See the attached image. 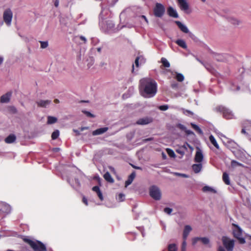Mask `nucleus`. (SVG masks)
<instances>
[{"mask_svg":"<svg viewBox=\"0 0 251 251\" xmlns=\"http://www.w3.org/2000/svg\"><path fill=\"white\" fill-rule=\"evenodd\" d=\"M139 89L144 97H152L157 92V83L152 79L144 78L140 80Z\"/></svg>","mask_w":251,"mask_h":251,"instance_id":"obj_1","label":"nucleus"},{"mask_svg":"<svg viewBox=\"0 0 251 251\" xmlns=\"http://www.w3.org/2000/svg\"><path fill=\"white\" fill-rule=\"evenodd\" d=\"M24 241L30 245L34 251H47L45 245L41 241H33L29 239H25Z\"/></svg>","mask_w":251,"mask_h":251,"instance_id":"obj_2","label":"nucleus"},{"mask_svg":"<svg viewBox=\"0 0 251 251\" xmlns=\"http://www.w3.org/2000/svg\"><path fill=\"white\" fill-rule=\"evenodd\" d=\"M216 111L222 113L223 116L226 119H232L234 118V114L232 112L226 107L223 106L219 105L215 108Z\"/></svg>","mask_w":251,"mask_h":251,"instance_id":"obj_3","label":"nucleus"},{"mask_svg":"<svg viewBox=\"0 0 251 251\" xmlns=\"http://www.w3.org/2000/svg\"><path fill=\"white\" fill-rule=\"evenodd\" d=\"M232 226L234 227L233 230L234 237L238 240L240 243L244 244L245 240L244 238L242 237V230L237 225L232 224Z\"/></svg>","mask_w":251,"mask_h":251,"instance_id":"obj_4","label":"nucleus"},{"mask_svg":"<svg viewBox=\"0 0 251 251\" xmlns=\"http://www.w3.org/2000/svg\"><path fill=\"white\" fill-rule=\"evenodd\" d=\"M153 11L154 15L156 17L161 18L165 13V8L163 4L160 3H156L153 8Z\"/></svg>","mask_w":251,"mask_h":251,"instance_id":"obj_5","label":"nucleus"},{"mask_svg":"<svg viewBox=\"0 0 251 251\" xmlns=\"http://www.w3.org/2000/svg\"><path fill=\"white\" fill-rule=\"evenodd\" d=\"M150 195L155 200H159L161 197V193L159 188L153 185L150 188Z\"/></svg>","mask_w":251,"mask_h":251,"instance_id":"obj_6","label":"nucleus"},{"mask_svg":"<svg viewBox=\"0 0 251 251\" xmlns=\"http://www.w3.org/2000/svg\"><path fill=\"white\" fill-rule=\"evenodd\" d=\"M222 241L224 247L227 251H233L234 245V242L233 240H230L226 236H223L222 237Z\"/></svg>","mask_w":251,"mask_h":251,"instance_id":"obj_7","label":"nucleus"},{"mask_svg":"<svg viewBox=\"0 0 251 251\" xmlns=\"http://www.w3.org/2000/svg\"><path fill=\"white\" fill-rule=\"evenodd\" d=\"M3 20L7 25H11L13 14L10 9H7L3 13Z\"/></svg>","mask_w":251,"mask_h":251,"instance_id":"obj_8","label":"nucleus"},{"mask_svg":"<svg viewBox=\"0 0 251 251\" xmlns=\"http://www.w3.org/2000/svg\"><path fill=\"white\" fill-rule=\"evenodd\" d=\"M153 122V118L151 117H146L139 119L136 122V124L139 125H145Z\"/></svg>","mask_w":251,"mask_h":251,"instance_id":"obj_9","label":"nucleus"},{"mask_svg":"<svg viewBox=\"0 0 251 251\" xmlns=\"http://www.w3.org/2000/svg\"><path fill=\"white\" fill-rule=\"evenodd\" d=\"M177 2L181 10L186 12L189 9V4L186 0H177Z\"/></svg>","mask_w":251,"mask_h":251,"instance_id":"obj_10","label":"nucleus"},{"mask_svg":"<svg viewBox=\"0 0 251 251\" xmlns=\"http://www.w3.org/2000/svg\"><path fill=\"white\" fill-rule=\"evenodd\" d=\"M12 92L11 91H9L4 95H2L0 98V102L2 103L9 102L12 96Z\"/></svg>","mask_w":251,"mask_h":251,"instance_id":"obj_11","label":"nucleus"},{"mask_svg":"<svg viewBox=\"0 0 251 251\" xmlns=\"http://www.w3.org/2000/svg\"><path fill=\"white\" fill-rule=\"evenodd\" d=\"M199 241H201L204 245L208 244L209 242L208 238L206 237H195L193 239L192 243L193 245H195Z\"/></svg>","mask_w":251,"mask_h":251,"instance_id":"obj_12","label":"nucleus"},{"mask_svg":"<svg viewBox=\"0 0 251 251\" xmlns=\"http://www.w3.org/2000/svg\"><path fill=\"white\" fill-rule=\"evenodd\" d=\"M203 158V156L201 151L199 149L196 153L194 160L195 162L201 163Z\"/></svg>","mask_w":251,"mask_h":251,"instance_id":"obj_13","label":"nucleus"},{"mask_svg":"<svg viewBox=\"0 0 251 251\" xmlns=\"http://www.w3.org/2000/svg\"><path fill=\"white\" fill-rule=\"evenodd\" d=\"M167 13L168 15L171 17L175 18H177L178 17V15L176 11L171 6H170L168 8Z\"/></svg>","mask_w":251,"mask_h":251,"instance_id":"obj_14","label":"nucleus"},{"mask_svg":"<svg viewBox=\"0 0 251 251\" xmlns=\"http://www.w3.org/2000/svg\"><path fill=\"white\" fill-rule=\"evenodd\" d=\"M166 71L171 73L172 75H174V73H175L176 74L175 78L179 82H182L184 79V77L181 74L178 73L177 72L174 73L171 70H166Z\"/></svg>","mask_w":251,"mask_h":251,"instance_id":"obj_15","label":"nucleus"},{"mask_svg":"<svg viewBox=\"0 0 251 251\" xmlns=\"http://www.w3.org/2000/svg\"><path fill=\"white\" fill-rule=\"evenodd\" d=\"M50 100H41L36 102L38 107H46L47 105H49L51 103Z\"/></svg>","mask_w":251,"mask_h":251,"instance_id":"obj_16","label":"nucleus"},{"mask_svg":"<svg viewBox=\"0 0 251 251\" xmlns=\"http://www.w3.org/2000/svg\"><path fill=\"white\" fill-rule=\"evenodd\" d=\"M136 173L135 172H133L128 177L127 179L125 182V187H127L133 181V179L135 177Z\"/></svg>","mask_w":251,"mask_h":251,"instance_id":"obj_17","label":"nucleus"},{"mask_svg":"<svg viewBox=\"0 0 251 251\" xmlns=\"http://www.w3.org/2000/svg\"><path fill=\"white\" fill-rule=\"evenodd\" d=\"M108 129L107 127H104L102 128H98L93 131L92 134L93 135H100L106 132Z\"/></svg>","mask_w":251,"mask_h":251,"instance_id":"obj_18","label":"nucleus"},{"mask_svg":"<svg viewBox=\"0 0 251 251\" xmlns=\"http://www.w3.org/2000/svg\"><path fill=\"white\" fill-rule=\"evenodd\" d=\"M175 23L178 26L179 28L184 33H188L189 32V30L188 28L183 24H182L180 22L176 21L175 22Z\"/></svg>","mask_w":251,"mask_h":251,"instance_id":"obj_19","label":"nucleus"},{"mask_svg":"<svg viewBox=\"0 0 251 251\" xmlns=\"http://www.w3.org/2000/svg\"><path fill=\"white\" fill-rule=\"evenodd\" d=\"M192 230V228L190 226L187 225L184 227L183 233V239L186 240L189 233Z\"/></svg>","mask_w":251,"mask_h":251,"instance_id":"obj_20","label":"nucleus"},{"mask_svg":"<svg viewBox=\"0 0 251 251\" xmlns=\"http://www.w3.org/2000/svg\"><path fill=\"white\" fill-rule=\"evenodd\" d=\"M16 139V136L13 134H11L5 139L4 141L7 144H11L14 142Z\"/></svg>","mask_w":251,"mask_h":251,"instance_id":"obj_21","label":"nucleus"},{"mask_svg":"<svg viewBox=\"0 0 251 251\" xmlns=\"http://www.w3.org/2000/svg\"><path fill=\"white\" fill-rule=\"evenodd\" d=\"M192 169L195 173H199L202 168V165L201 164H195L192 165Z\"/></svg>","mask_w":251,"mask_h":251,"instance_id":"obj_22","label":"nucleus"},{"mask_svg":"<svg viewBox=\"0 0 251 251\" xmlns=\"http://www.w3.org/2000/svg\"><path fill=\"white\" fill-rule=\"evenodd\" d=\"M176 43L184 49H186L187 47L185 42L183 40L178 39L176 41Z\"/></svg>","mask_w":251,"mask_h":251,"instance_id":"obj_23","label":"nucleus"},{"mask_svg":"<svg viewBox=\"0 0 251 251\" xmlns=\"http://www.w3.org/2000/svg\"><path fill=\"white\" fill-rule=\"evenodd\" d=\"M103 177L107 182L110 183H113L114 182V179L108 172H107L104 174Z\"/></svg>","mask_w":251,"mask_h":251,"instance_id":"obj_24","label":"nucleus"},{"mask_svg":"<svg viewBox=\"0 0 251 251\" xmlns=\"http://www.w3.org/2000/svg\"><path fill=\"white\" fill-rule=\"evenodd\" d=\"M223 180L224 182L225 183V184H226V185L230 184L228 175L226 172L224 173L223 174Z\"/></svg>","mask_w":251,"mask_h":251,"instance_id":"obj_25","label":"nucleus"},{"mask_svg":"<svg viewBox=\"0 0 251 251\" xmlns=\"http://www.w3.org/2000/svg\"><path fill=\"white\" fill-rule=\"evenodd\" d=\"M209 139L210 142L213 145V146L216 149H219V146L218 144L217 143L214 137L212 135H210Z\"/></svg>","mask_w":251,"mask_h":251,"instance_id":"obj_26","label":"nucleus"},{"mask_svg":"<svg viewBox=\"0 0 251 251\" xmlns=\"http://www.w3.org/2000/svg\"><path fill=\"white\" fill-rule=\"evenodd\" d=\"M57 121V119L55 117L48 116L47 124L49 125L53 124L55 123Z\"/></svg>","mask_w":251,"mask_h":251,"instance_id":"obj_27","label":"nucleus"},{"mask_svg":"<svg viewBox=\"0 0 251 251\" xmlns=\"http://www.w3.org/2000/svg\"><path fill=\"white\" fill-rule=\"evenodd\" d=\"M202 191L204 192H210L213 193H216L217 192L215 189L208 186H204L202 188Z\"/></svg>","mask_w":251,"mask_h":251,"instance_id":"obj_28","label":"nucleus"},{"mask_svg":"<svg viewBox=\"0 0 251 251\" xmlns=\"http://www.w3.org/2000/svg\"><path fill=\"white\" fill-rule=\"evenodd\" d=\"M161 62L162 64V66L165 68H169L170 67V64L168 61L164 57H162L161 59Z\"/></svg>","mask_w":251,"mask_h":251,"instance_id":"obj_29","label":"nucleus"},{"mask_svg":"<svg viewBox=\"0 0 251 251\" xmlns=\"http://www.w3.org/2000/svg\"><path fill=\"white\" fill-rule=\"evenodd\" d=\"M191 126L192 127L195 129L198 133L201 134H202V131L201 129L199 127V126L193 123H191Z\"/></svg>","mask_w":251,"mask_h":251,"instance_id":"obj_30","label":"nucleus"},{"mask_svg":"<svg viewBox=\"0 0 251 251\" xmlns=\"http://www.w3.org/2000/svg\"><path fill=\"white\" fill-rule=\"evenodd\" d=\"M168 251H177V248L175 244H171L168 247Z\"/></svg>","mask_w":251,"mask_h":251,"instance_id":"obj_31","label":"nucleus"},{"mask_svg":"<svg viewBox=\"0 0 251 251\" xmlns=\"http://www.w3.org/2000/svg\"><path fill=\"white\" fill-rule=\"evenodd\" d=\"M231 166L232 168H235L237 166L243 167V165L235 160H233L231 161Z\"/></svg>","mask_w":251,"mask_h":251,"instance_id":"obj_32","label":"nucleus"},{"mask_svg":"<svg viewBox=\"0 0 251 251\" xmlns=\"http://www.w3.org/2000/svg\"><path fill=\"white\" fill-rule=\"evenodd\" d=\"M59 135V131L58 130H55L51 134V139L52 140L56 139Z\"/></svg>","mask_w":251,"mask_h":251,"instance_id":"obj_33","label":"nucleus"},{"mask_svg":"<svg viewBox=\"0 0 251 251\" xmlns=\"http://www.w3.org/2000/svg\"><path fill=\"white\" fill-rule=\"evenodd\" d=\"M140 59L141 62H144V58L142 56H137L135 60V64L137 67H139V61Z\"/></svg>","mask_w":251,"mask_h":251,"instance_id":"obj_34","label":"nucleus"},{"mask_svg":"<svg viewBox=\"0 0 251 251\" xmlns=\"http://www.w3.org/2000/svg\"><path fill=\"white\" fill-rule=\"evenodd\" d=\"M8 111L10 113L12 114H16L17 112V110L14 106H10L8 107Z\"/></svg>","mask_w":251,"mask_h":251,"instance_id":"obj_35","label":"nucleus"},{"mask_svg":"<svg viewBox=\"0 0 251 251\" xmlns=\"http://www.w3.org/2000/svg\"><path fill=\"white\" fill-rule=\"evenodd\" d=\"M167 152L168 155L170 157H175L176 156V154H175L174 151L170 149H167Z\"/></svg>","mask_w":251,"mask_h":251,"instance_id":"obj_36","label":"nucleus"},{"mask_svg":"<svg viewBox=\"0 0 251 251\" xmlns=\"http://www.w3.org/2000/svg\"><path fill=\"white\" fill-rule=\"evenodd\" d=\"M125 196L124 194L120 193L118 196L117 200L120 202L123 201L125 200Z\"/></svg>","mask_w":251,"mask_h":251,"instance_id":"obj_37","label":"nucleus"},{"mask_svg":"<svg viewBox=\"0 0 251 251\" xmlns=\"http://www.w3.org/2000/svg\"><path fill=\"white\" fill-rule=\"evenodd\" d=\"M186 240L183 239V241L182 244L181 246V251H186Z\"/></svg>","mask_w":251,"mask_h":251,"instance_id":"obj_38","label":"nucleus"},{"mask_svg":"<svg viewBox=\"0 0 251 251\" xmlns=\"http://www.w3.org/2000/svg\"><path fill=\"white\" fill-rule=\"evenodd\" d=\"M169 108V106L167 105H160L158 108L159 110L162 111H165L167 110Z\"/></svg>","mask_w":251,"mask_h":251,"instance_id":"obj_39","label":"nucleus"},{"mask_svg":"<svg viewBox=\"0 0 251 251\" xmlns=\"http://www.w3.org/2000/svg\"><path fill=\"white\" fill-rule=\"evenodd\" d=\"M41 48L42 49L46 48L48 46V42L41 41Z\"/></svg>","mask_w":251,"mask_h":251,"instance_id":"obj_40","label":"nucleus"},{"mask_svg":"<svg viewBox=\"0 0 251 251\" xmlns=\"http://www.w3.org/2000/svg\"><path fill=\"white\" fill-rule=\"evenodd\" d=\"M173 210L172 208H169V207H166L164 208V211L168 214H171Z\"/></svg>","mask_w":251,"mask_h":251,"instance_id":"obj_41","label":"nucleus"},{"mask_svg":"<svg viewBox=\"0 0 251 251\" xmlns=\"http://www.w3.org/2000/svg\"><path fill=\"white\" fill-rule=\"evenodd\" d=\"M183 114H184L185 115H187V114H189L190 115H194L193 113L189 110L183 109Z\"/></svg>","mask_w":251,"mask_h":251,"instance_id":"obj_42","label":"nucleus"},{"mask_svg":"<svg viewBox=\"0 0 251 251\" xmlns=\"http://www.w3.org/2000/svg\"><path fill=\"white\" fill-rule=\"evenodd\" d=\"M97 194V195L98 196V197L99 198L100 200L102 201L103 200V195H102V194L101 193V192L100 191H99L98 192Z\"/></svg>","mask_w":251,"mask_h":251,"instance_id":"obj_43","label":"nucleus"},{"mask_svg":"<svg viewBox=\"0 0 251 251\" xmlns=\"http://www.w3.org/2000/svg\"><path fill=\"white\" fill-rule=\"evenodd\" d=\"M92 190L95 192L96 193H98V192L100 191V189L98 186H95L92 188Z\"/></svg>","mask_w":251,"mask_h":251,"instance_id":"obj_44","label":"nucleus"},{"mask_svg":"<svg viewBox=\"0 0 251 251\" xmlns=\"http://www.w3.org/2000/svg\"><path fill=\"white\" fill-rule=\"evenodd\" d=\"M230 22L233 25H238L239 23V21L235 19H231L230 20Z\"/></svg>","mask_w":251,"mask_h":251,"instance_id":"obj_45","label":"nucleus"},{"mask_svg":"<svg viewBox=\"0 0 251 251\" xmlns=\"http://www.w3.org/2000/svg\"><path fill=\"white\" fill-rule=\"evenodd\" d=\"M83 113H84L88 117H94V116L93 114H92V113H91L90 112H88V111H83Z\"/></svg>","mask_w":251,"mask_h":251,"instance_id":"obj_46","label":"nucleus"},{"mask_svg":"<svg viewBox=\"0 0 251 251\" xmlns=\"http://www.w3.org/2000/svg\"><path fill=\"white\" fill-rule=\"evenodd\" d=\"M176 151L177 153H178L182 155H183L185 153L184 151L181 150V148H180V149H178V150H176Z\"/></svg>","mask_w":251,"mask_h":251,"instance_id":"obj_47","label":"nucleus"},{"mask_svg":"<svg viewBox=\"0 0 251 251\" xmlns=\"http://www.w3.org/2000/svg\"><path fill=\"white\" fill-rule=\"evenodd\" d=\"M184 132H185V133L187 134V135H191V134H194V132L190 130H188V129H187V128L186 129V130L184 131Z\"/></svg>","mask_w":251,"mask_h":251,"instance_id":"obj_48","label":"nucleus"},{"mask_svg":"<svg viewBox=\"0 0 251 251\" xmlns=\"http://www.w3.org/2000/svg\"><path fill=\"white\" fill-rule=\"evenodd\" d=\"M178 127L181 130L185 131L186 129V127L183 125L179 124L178 125Z\"/></svg>","mask_w":251,"mask_h":251,"instance_id":"obj_49","label":"nucleus"},{"mask_svg":"<svg viewBox=\"0 0 251 251\" xmlns=\"http://www.w3.org/2000/svg\"><path fill=\"white\" fill-rule=\"evenodd\" d=\"M79 39L82 40L84 44H85L87 42V40L85 38V37H84V36H80L79 37Z\"/></svg>","mask_w":251,"mask_h":251,"instance_id":"obj_50","label":"nucleus"},{"mask_svg":"<svg viewBox=\"0 0 251 251\" xmlns=\"http://www.w3.org/2000/svg\"><path fill=\"white\" fill-rule=\"evenodd\" d=\"M82 201L84 203H85V205H88V201H87V199L85 197H83Z\"/></svg>","mask_w":251,"mask_h":251,"instance_id":"obj_51","label":"nucleus"},{"mask_svg":"<svg viewBox=\"0 0 251 251\" xmlns=\"http://www.w3.org/2000/svg\"><path fill=\"white\" fill-rule=\"evenodd\" d=\"M178 84L176 83H173L171 84V87L173 89L177 88Z\"/></svg>","mask_w":251,"mask_h":251,"instance_id":"obj_52","label":"nucleus"},{"mask_svg":"<svg viewBox=\"0 0 251 251\" xmlns=\"http://www.w3.org/2000/svg\"><path fill=\"white\" fill-rule=\"evenodd\" d=\"M152 140H153L152 138H149L145 139L143 141L144 142H147L148 141H152Z\"/></svg>","mask_w":251,"mask_h":251,"instance_id":"obj_53","label":"nucleus"},{"mask_svg":"<svg viewBox=\"0 0 251 251\" xmlns=\"http://www.w3.org/2000/svg\"><path fill=\"white\" fill-rule=\"evenodd\" d=\"M132 167L135 169H137V170H142V169L141 167H138V166H134V165H132Z\"/></svg>","mask_w":251,"mask_h":251,"instance_id":"obj_54","label":"nucleus"},{"mask_svg":"<svg viewBox=\"0 0 251 251\" xmlns=\"http://www.w3.org/2000/svg\"><path fill=\"white\" fill-rule=\"evenodd\" d=\"M58 5H59V0H56L54 2V6L56 7H57L58 6Z\"/></svg>","mask_w":251,"mask_h":251,"instance_id":"obj_55","label":"nucleus"},{"mask_svg":"<svg viewBox=\"0 0 251 251\" xmlns=\"http://www.w3.org/2000/svg\"><path fill=\"white\" fill-rule=\"evenodd\" d=\"M218 251H226L222 247L220 246L218 248Z\"/></svg>","mask_w":251,"mask_h":251,"instance_id":"obj_56","label":"nucleus"},{"mask_svg":"<svg viewBox=\"0 0 251 251\" xmlns=\"http://www.w3.org/2000/svg\"><path fill=\"white\" fill-rule=\"evenodd\" d=\"M181 148L183 149L184 150H187V148L186 147V145H184L183 146H182Z\"/></svg>","mask_w":251,"mask_h":251,"instance_id":"obj_57","label":"nucleus"},{"mask_svg":"<svg viewBox=\"0 0 251 251\" xmlns=\"http://www.w3.org/2000/svg\"><path fill=\"white\" fill-rule=\"evenodd\" d=\"M3 61V58L2 57L0 56V65L2 64Z\"/></svg>","mask_w":251,"mask_h":251,"instance_id":"obj_58","label":"nucleus"},{"mask_svg":"<svg viewBox=\"0 0 251 251\" xmlns=\"http://www.w3.org/2000/svg\"><path fill=\"white\" fill-rule=\"evenodd\" d=\"M241 132H242V133L244 134H247V133H246V130H245V129L244 128H243V129H242V130H241Z\"/></svg>","mask_w":251,"mask_h":251,"instance_id":"obj_59","label":"nucleus"},{"mask_svg":"<svg viewBox=\"0 0 251 251\" xmlns=\"http://www.w3.org/2000/svg\"><path fill=\"white\" fill-rule=\"evenodd\" d=\"M246 238L249 240H251V235H246Z\"/></svg>","mask_w":251,"mask_h":251,"instance_id":"obj_60","label":"nucleus"},{"mask_svg":"<svg viewBox=\"0 0 251 251\" xmlns=\"http://www.w3.org/2000/svg\"><path fill=\"white\" fill-rule=\"evenodd\" d=\"M142 18H143L144 19H145V20L146 21V22L147 23H148V20L145 16H144V15L142 16Z\"/></svg>","mask_w":251,"mask_h":251,"instance_id":"obj_61","label":"nucleus"},{"mask_svg":"<svg viewBox=\"0 0 251 251\" xmlns=\"http://www.w3.org/2000/svg\"><path fill=\"white\" fill-rule=\"evenodd\" d=\"M54 102L56 103H58L59 102V100L58 99H56L54 100Z\"/></svg>","mask_w":251,"mask_h":251,"instance_id":"obj_62","label":"nucleus"},{"mask_svg":"<svg viewBox=\"0 0 251 251\" xmlns=\"http://www.w3.org/2000/svg\"><path fill=\"white\" fill-rule=\"evenodd\" d=\"M97 50L98 52H100L101 51V48H97Z\"/></svg>","mask_w":251,"mask_h":251,"instance_id":"obj_63","label":"nucleus"},{"mask_svg":"<svg viewBox=\"0 0 251 251\" xmlns=\"http://www.w3.org/2000/svg\"><path fill=\"white\" fill-rule=\"evenodd\" d=\"M186 145L188 147H189V148H191L190 145L189 144H188L187 143H186Z\"/></svg>","mask_w":251,"mask_h":251,"instance_id":"obj_64","label":"nucleus"}]
</instances>
